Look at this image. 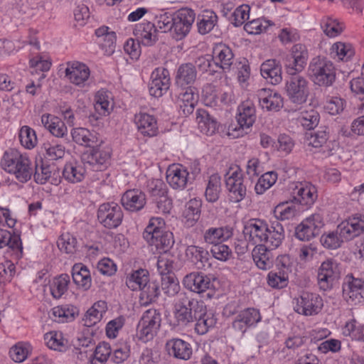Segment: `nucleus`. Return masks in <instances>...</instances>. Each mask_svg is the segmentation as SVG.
<instances>
[{
    "label": "nucleus",
    "mask_w": 364,
    "mask_h": 364,
    "mask_svg": "<svg viewBox=\"0 0 364 364\" xmlns=\"http://www.w3.org/2000/svg\"><path fill=\"white\" fill-rule=\"evenodd\" d=\"M70 134L75 143L86 147H92L103 139L96 132L82 127L73 129Z\"/></svg>",
    "instance_id": "obj_31"
},
{
    "label": "nucleus",
    "mask_w": 364,
    "mask_h": 364,
    "mask_svg": "<svg viewBox=\"0 0 364 364\" xmlns=\"http://www.w3.org/2000/svg\"><path fill=\"white\" fill-rule=\"evenodd\" d=\"M41 124L52 135L63 138L68 134L65 123L57 116L51 114H43L41 116Z\"/></svg>",
    "instance_id": "obj_38"
},
{
    "label": "nucleus",
    "mask_w": 364,
    "mask_h": 364,
    "mask_svg": "<svg viewBox=\"0 0 364 364\" xmlns=\"http://www.w3.org/2000/svg\"><path fill=\"white\" fill-rule=\"evenodd\" d=\"M97 43L107 55L112 54L116 46V33L107 26H101L95 31Z\"/></svg>",
    "instance_id": "obj_35"
},
{
    "label": "nucleus",
    "mask_w": 364,
    "mask_h": 364,
    "mask_svg": "<svg viewBox=\"0 0 364 364\" xmlns=\"http://www.w3.org/2000/svg\"><path fill=\"white\" fill-rule=\"evenodd\" d=\"M309 75L315 85L328 87L336 80V68L331 60L317 57L313 58L309 64Z\"/></svg>",
    "instance_id": "obj_6"
},
{
    "label": "nucleus",
    "mask_w": 364,
    "mask_h": 364,
    "mask_svg": "<svg viewBox=\"0 0 364 364\" xmlns=\"http://www.w3.org/2000/svg\"><path fill=\"white\" fill-rule=\"evenodd\" d=\"M299 212L296 205L291 201H284L277 204L272 210L275 219L279 221L294 219Z\"/></svg>",
    "instance_id": "obj_52"
},
{
    "label": "nucleus",
    "mask_w": 364,
    "mask_h": 364,
    "mask_svg": "<svg viewBox=\"0 0 364 364\" xmlns=\"http://www.w3.org/2000/svg\"><path fill=\"white\" fill-rule=\"evenodd\" d=\"M70 282V277L67 274L54 277L50 283L52 296L55 299H60L67 291Z\"/></svg>",
    "instance_id": "obj_60"
},
{
    "label": "nucleus",
    "mask_w": 364,
    "mask_h": 364,
    "mask_svg": "<svg viewBox=\"0 0 364 364\" xmlns=\"http://www.w3.org/2000/svg\"><path fill=\"white\" fill-rule=\"evenodd\" d=\"M201 201L196 198L189 200L181 213L182 222L187 227H193L200 216Z\"/></svg>",
    "instance_id": "obj_42"
},
{
    "label": "nucleus",
    "mask_w": 364,
    "mask_h": 364,
    "mask_svg": "<svg viewBox=\"0 0 364 364\" xmlns=\"http://www.w3.org/2000/svg\"><path fill=\"white\" fill-rule=\"evenodd\" d=\"M112 156V149L102 139V143L95 145L92 149L83 154V161L94 171H102L109 165Z\"/></svg>",
    "instance_id": "obj_13"
},
{
    "label": "nucleus",
    "mask_w": 364,
    "mask_h": 364,
    "mask_svg": "<svg viewBox=\"0 0 364 364\" xmlns=\"http://www.w3.org/2000/svg\"><path fill=\"white\" fill-rule=\"evenodd\" d=\"M354 54V48L349 43L336 42L331 48V55L334 59L339 60H348Z\"/></svg>",
    "instance_id": "obj_59"
},
{
    "label": "nucleus",
    "mask_w": 364,
    "mask_h": 364,
    "mask_svg": "<svg viewBox=\"0 0 364 364\" xmlns=\"http://www.w3.org/2000/svg\"><path fill=\"white\" fill-rule=\"evenodd\" d=\"M323 307V299L316 293L304 292L294 300V311L305 316L318 315Z\"/></svg>",
    "instance_id": "obj_12"
},
{
    "label": "nucleus",
    "mask_w": 364,
    "mask_h": 364,
    "mask_svg": "<svg viewBox=\"0 0 364 364\" xmlns=\"http://www.w3.org/2000/svg\"><path fill=\"white\" fill-rule=\"evenodd\" d=\"M161 252L158 257L157 269L160 274L166 275L175 269V257L168 252V249L158 250Z\"/></svg>",
    "instance_id": "obj_58"
},
{
    "label": "nucleus",
    "mask_w": 364,
    "mask_h": 364,
    "mask_svg": "<svg viewBox=\"0 0 364 364\" xmlns=\"http://www.w3.org/2000/svg\"><path fill=\"white\" fill-rule=\"evenodd\" d=\"M182 284L186 289L199 294L213 287L211 278L198 272L186 274L183 279Z\"/></svg>",
    "instance_id": "obj_22"
},
{
    "label": "nucleus",
    "mask_w": 364,
    "mask_h": 364,
    "mask_svg": "<svg viewBox=\"0 0 364 364\" xmlns=\"http://www.w3.org/2000/svg\"><path fill=\"white\" fill-rule=\"evenodd\" d=\"M144 238L156 250L169 249L173 244L172 233L166 230L165 221L159 217L149 220L144 232Z\"/></svg>",
    "instance_id": "obj_5"
},
{
    "label": "nucleus",
    "mask_w": 364,
    "mask_h": 364,
    "mask_svg": "<svg viewBox=\"0 0 364 364\" xmlns=\"http://www.w3.org/2000/svg\"><path fill=\"white\" fill-rule=\"evenodd\" d=\"M161 323L160 313L156 309L146 311L136 328V337L143 343L152 340L157 334Z\"/></svg>",
    "instance_id": "obj_9"
},
{
    "label": "nucleus",
    "mask_w": 364,
    "mask_h": 364,
    "mask_svg": "<svg viewBox=\"0 0 364 364\" xmlns=\"http://www.w3.org/2000/svg\"><path fill=\"white\" fill-rule=\"evenodd\" d=\"M121 203L125 210L136 212L141 210L146 205L145 194L139 189H130L124 193Z\"/></svg>",
    "instance_id": "obj_28"
},
{
    "label": "nucleus",
    "mask_w": 364,
    "mask_h": 364,
    "mask_svg": "<svg viewBox=\"0 0 364 364\" xmlns=\"http://www.w3.org/2000/svg\"><path fill=\"white\" fill-rule=\"evenodd\" d=\"M114 106L112 94L108 90L101 89L94 96V107L101 116H108L112 112Z\"/></svg>",
    "instance_id": "obj_32"
},
{
    "label": "nucleus",
    "mask_w": 364,
    "mask_h": 364,
    "mask_svg": "<svg viewBox=\"0 0 364 364\" xmlns=\"http://www.w3.org/2000/svg\"><path fill=\"white\" fill-rule=\"evenodd\" d=\"M218 21V16L210 10L203 11L198 17L197 26L200 34H206L211 31Z\"/></svg>",
    "instance_id": "obj_56"
},
{
    "label": "nucleus",
    "mask_w": 364,
    "mask_h": 364,
    "mask_svg": "<svg viewBox=\"0 0 364 364\" xmlns=\"http://www.w3.org/2000/svg\"><path fill=\"white\" fill-rule=\"evenodd\" d=\"M34 179L37 183L40 184L50 182L51 184L57 186L60 182L59 173L54 167L48 165H42L39 168H36Z\"/></svg>",
    "instance_id": "obj_48"
},
{
    "label": "nucleus",
    "mask_w": 364,
    "mask_h": 364,
    "mask_svg": "<svg viewBox=\"0 0 364 364\" xmlns=\"http://www.w3.org/2000/svg\"><path fill=\"white\" fill-rule=\"evenodd\" d=\"M33 350V346L30 342L21 341L10 348L9 355L15 363H23L31 355Z\"/></svg>",
    "instance_id": "obj_49"
},
{
    "label": "nucleus",
    "mask_w": 364,
    "mask_h": 364,
    "mask_svg": "<svg viewBox=\"0 0 364 364\" xmlns=\"http://www.w3.org/2000/svg\"><path fill=\"white\" fill-rule=\"evenodd\" d=\"M107 310V303L100 300L95 302L86 312L84 316L85 325L92 326L99 323Z\"/></svg>",
    "instance_id": "obj_50"
},
{
    "label": "nucleus",
    "mask_w": 364,
    "mask_h": 364,
    "mask_svg": "<svg viewBox=\"0 0 364 364\" xmlns=\"http://www.w3.org/2000/svg\"><path fill=\"white\" fill-rule=\"evenodd\" d=\"M243 233L248 242L259 245H267L274 250L280 246L284 238V229L279 222L269 225L259 218H251L244 223Z\"/></svg>",
    "instance_id": "obj_1"
},
{
    "label": "nucleus",
    "mask_w": 364,
    "mask_h": 364,
    "mask_svg": "<svg viewBox=\"0 0 364 364\" xmlns=\"http://www.w3.org/2000/svg\"><path fill=\"white\" fill-rule=\"evenodd\" d=\"M171 85L170 75L167 69L159 67L151 73L149 92L154 97H161L168 90Z\"/></svg>",
    "instance_id": "obj_17"
},
{
    "label": "nucleus",
    "mask_w": 364,
    "mask_h": 364,
    "mask_svg": "<svg viewBox=\"0 0 364 364\" xmlns=\"http://www.w3.org/2000/svg\"><path fill=\"white\" fill-rule=\"evenodd\" d=\"M285 82V93L290 102L296 105L306 103L311 92V85L304 76L292 75Z\"/></svg>",
    "instance_id": "obj_7"
},
{
    "label": "nucleus",
    "mask_w": 364,
    "mask_h": 364,
    "mask_svg": "<svg viewBox=\"0 0 364 364\" xmlns=\"http://www.w3.org/2000/svg\"><path fill=\"white\" fill-rule=\"evenodd\" d=\"M196 121L200 132L206 135L214 134L219 127L216 119L205 109L197 110Z\"/></svg>",
    "instance_id": "obj_40"
},
{
    "label": "nucleus",
    "mask_w": 364,
    "mask_h": 364,
    "mask_svg": "<svg viewBox=\"0 0 364 364\" xmlns=\"http://www.w3.org/2000/svg\"><path fill=\"white\" fill-rule=\"evenodd\" d=\"M267 245H255L252 250V259L257 267L262 270L270 269L273 265V256Z\"/></svg>",
    "instance_id": "obj_41"
},
{
    "label": "nucleus",
    "mask_w": 364,
    "mask_h": 364,
    "mask_svg": "<svg viewBox=\"0 0 364 364\" xmlns=\"http://www.w3.org/2000/svg\"><path fill=\"white\" fill-rule=\"evenodd\" d=\"M21 144L26 149H33L38 144L36 131L28 126H23L18 132Z\"/></svg>",
    "instance_id": "obj_64"
},
{
    "label": "nucleus",
    "mask_w": 364,
    "mask_h": 364,
    "mask_svg": "<svg viewBox=\"0 0 364 364\" xmlns=\"http://www.w3.org/2000/svg\"><path fill=\"white\" fill-rule=\"evenodd\" d=\"M319 119V114L314 109H304L297 113V123L308 130L314 129L316 127Z\"/></svg>",
    "instance_id": "obj_54"
},
{
    "label": "nucleus",
    "mask_w": 364,
    "mask_h": 364,
    "mask_svg": "<svg viewBox=\"0 0 364 364\" xmlns=\"http://www.w3.org/2000/svg\"><path fill=\"white\" fill-rule=\"evenodd\" d=\"M123 217L122 208L114 202L104 203L97 210V219L107 228H116L119 226Z\"/></svg>",
    "instance_id": "obj_15"
},
{
    "label": "nucleus",
    "mask_w": 364,
    "mask_h": 364,
    "mask_svg": "<svg viewBox=\"0 0 364 364\" xmlns=\"http://www.w3.org/2000/svg\"><path fill=\"white\" fill-rule=\"evenodd\" d=\"M262 76L272 85H278L282 80L280 63L274 59L265 60L260 67Z\"/></svg>",
    "instance_id": "obj_36"
},
{
    "label": "nucleus",
    "mask_w": 364,
    "mask_h": 364,
    "mask_svg": "<svg viewBox=\"0 0 364 364\" xmlns=\"http://www.w3.org/2000/svg\"><path fill=\"white\" fill-rule=\"evenodd\" d=\"M198 100V95L196 89L189 87L179 95L178 105L183 114L188 115L193 112Z\"/></svg>",
    "instance_id": "obj_45"
},
{
    "label": "nucleus",
    "mask_w": 364,
    "mask_h": 364,
    "mask_svg": "<svg viewBox=\"0 0 364 364\" xmlns=\"http://www.w3.org/2000/svg\"><path fill=\"white\" fill-rule=\"evenodd\" d=\"M110 345L105 342L100 343L93 354L90 357L87 364H105L111 355Z\"/></svg>",
    "instance_id": "obj_62"
},
{
    "label": "nucleus",
    "mask_w": 364,
    "mask_h": 364,
    "mask_svg": "<svg viewBox=\"0 0 364 364\" xmlns=\"http://www.w3.org/2000/svg\"><path fill=\"white\" fill-rule=\"evenodd\" d=\"M202 100L205 106L221 107L230 104L233 96L231 91L220 90L212 85H207L203 89Z\"/></svg>",
    "instance_id": "obj_18"
},
{
    "label": "nucleus",
    "mask_w": 364,
    "mask_h": 364,
    "mask_svg": "<svg viewBox=\"0 0 364 364\" xmlns=\"http://www.w3.org/2000/svg\"><path fill=\"white\" fill-rule=\"evenodd\" d=\"M200 301L190 299L175 304L173 310V318L170 326L176 331L186 330L191 327L196 319V314L202 311Z\"/></svg>",
    "instance_id": "obj_4"
},
{
    "label": "nucleus",
    "mask_w": 364,
    "mask_h": 364,
    "mask_svg": "<svg viewBox=\"0 0 364 364\" xmlns=\"http://www.w3.org/2000/svg\"><path fill=\"white\" fill-rule=\"evenodd\" d=\"M72 277L78 289L87 291L91 287L92 277L90 269L82 263H77L73 265Z\"/></svg>",
    "instance_id": "obj_43"
},
{
    "label": "nucleus",
    "mask_w": 364,
    "mask_h": 364,
    "mask_svg": "<svg viewBox=\"0 0 364 364\" xmlns=\"http://www.w3.org/2000/svg\"><path fill=\"white\" fill-rule=\"evenodd\" d=\"M189 173L187 168L179 164H173L166 171V181L173 189L182 190L186 188Z\"/></svg>",
    "instance_id": "obj_25"
},
{
    "label": "nucleus",
    "mask_w": 364,
    "mask_h": 364,
    "mask_svg": "<svg viewBox=\"0 0 364 364\" xmlns=\"http://www.w3.org/2000/svg\"><path fill=\"white\" fill-rule=\"evenodd\" d=\"M364 232V216L355 215L341 221L334 230L324 231L319 242L323 247L335 250Z\"/></svg>",
    "instance_id": "obj_2"
},
{
    "label": "nucleus",
    "mask_w": 364,
    "mask_h": 364,
    "mask_svg": "<svg viewBox=\"0 0 364 364\" xmlns=\"http://www.w3.org/2000/svg\"><path fill=\"white\" fill-rule=\"evenodd\" d=\"M134 121L138 131L142 135L151 137L157 134V121L153 115L139 112L135 115Z\"/></svg>",
    "instance_id": "obj_33"
},
{
    "label": "nucleus",
    "mask_w": 364,
    "mask_h": 364,
    "mask_svg": "<svg viewBox=\"0 0 364 364\" xmlns=\"http://www.w3.org/2000/svg\"><path fill=\"white\" fill-rule=\"evenodd\" d=\"M139 299L142 305H149L155 302L160 294V289L158 283L149 281L140 290Z\"/></svg>",
    "instance_id": "obj_57"
},
{
    "label": "nucleus",
    "mask_w": 364,
    "mask_h": 364,
    "mask_svg": "<svg viewBox=\"0 0 364 364\" xmlns=\"http://www.w3.org/2000/svg\"><path fill=\"white\" fill-rule=\"evenodd\" d=\"M267 283L273 289H284L289 284V275L285 270L270 271L267 276Z\"/></svg>",
    "instance_id": "obj_63"
},
{
    "label": "nucleus",
    "mask_w": 364,
    "mask_h": 364,
    "mask_svg": "<svg viewBox=\"0 0 364 364\" xmlns=\"http://www.w3.org/2000/svg\"><path fill=\"white\" fill-rule=\"evenodd\" d=\"M261 320L262 316L257 309L247 308L236 314L232 321V327L243 333L248 328L255 327Z\"/></svg>",
    "instance_id": "obj_20"
},
{
    "label": "nucleus",
    "mask_w": 364,
    "mask_h": 364,
    "mask_svg": "<svg viewBox=\"0 0 364 364\" xmlns=\"http://www.w3.org/2000/svg\"><path fill=\"white\" fill-rule=\"evenodd\" d=\"M43 149L46 159L50 161L63 159L65 154V146L55 141L45 142Z\"/></svg>",
    "instance_id": "obj_61"
},
{
    "label": "nucleus",
    "mask_w": 364,
    "mask_h": 364,
    "mask_svg": "<svg viewBox=\"0 0 364 364\" xmlns=\"http://www.w3.org/2000/svg\"><path fill=\"white\" fill-rule=\"evenodd\" d=\"M233 235V229L228 225L211 227L208 228L203 235L205 243L215 245L225 242Z\"/></svg>",
    "instance_id": "obj_30"
},
{
    "label": "nucleus",
    "mask_w": 364,
    "mask_h": 364,
    "mask_svg": "<svg viewBox=\"0 0 364 364\" xmlns=\"http://www.w3.org/2000/svg\"><path fill=\"white\" fill-rule=\"evenodd\" d=\"M196 75V68L191 63L183 64L178 68L176 83L181 87L191 85L195 82Z\"/></svg>",
    "instance_id": "obj_55"
},
{
    "label": "nucleus",
    "mask_w": 364,
    "mask_h": 364,
    "mask_svg": "<svg viewBox=\"0 0 364 364\" xmlns=\"http://www.w3.org/2000/svg\"><path fill=\"white\" fill-rule=\"evenodd\" d=\"M213 61L216 68L228 69L232 63L233 54L231 49L225 44H217L213 48Z\"/></svg>",
    "instance_id": "obj_46"
},
{
    "label": "nucleus",
    "mask_w": 364,
    "mask_h": 364,
    "mask_svg": "<svg viewBox=\"0 0 364 364\" xmlns=\"http://www.w3.org/2000/svg\"><path fill=\"white\" fill-rule=\"evenodd\" d=\"M166 348L170 355L181 360H188L193 353L191 344L181 338H172L167 341Z\"/></svg>",
    "instance_id": "obj_39"
},
{
    "label": "nucleus",
    "mask_w": 364,
    "mask_h": 364,
    "mask_svg": "<svg viewBox=\"0 0 364 364\" xmlns=\"http://www.w3.org/2000/svg\"><path fill=\"white\" fill-rule=\"evenodd\" d=\"M341 333L353 340L364 341V324L358 323L355 319L350 318L341 326Z\"/></svg>",
    "instance_id": "obj_53"
},
{
    "label": "nucleus",
    "mask_w": 364,
    "mask_h": 364,
    "mask_svg": "<svg viewBox=\"0 0 364 364\" xmlns=\"http://www.w3.org/2000/svg\"><path fill=\"white\" fill-rule=\"evenodd\" d=\"M77 314L76 309L71 305L57 306L49 311V317L55 322L65 323L73 321Z\"/></svg>",
    "instance_id": "obj_51"
},
{
    "label": "nucleus",
    "mask_w": 364,
    "mask_h": 364,
    "mask_svg": "<svg viewBox=\"0 0 364 364\" xmlns=\"http://www.w3.org/2000/svg\"><path fill=\"white\" fill-rule=\"evenodd\" d=\"M83 161L71 160L64 166L63 176L64 178L72 183L81 182L85 177L87 171Z\"/></svg>",
    "instance_id": "obj_29"
},
{
    "label": "nucleus",
    "mask_w": 364,
    "mask_h": 364,
    "mask_svg": "<svg viewBox=\"0 0 364 364\" xmlns=\"http://www.w3.org/2000/svg\"><path fill=\"white\" fill-rule=\"evenodd\" d=\"M90 76L87 65L79 61L69 62L65 69V77L73 85L80 87L85 86Z\"/></svg>",
    "instance_id": "obj_19"
},
{
    "label": "nucleus",
    "mask_w": 364,
    "mask_h": 364,
    "mask_svg": "<svg viewBox=\"0 0 364 364\" xmlns=\"http://www.w3.org/2000/svg\"><path fill=\"white\" fill-rule=\"evenodd\" d=\"M225 184L229 192V198L238 203L246 196V186L243 183L242 170L237 166H231L225 174Z\"/></svg>",
    "instance_id": "obj_14"
},
{
    "label": "nucleus",
    "mask_w": 364,
    "mask_h": 364,
    "mask_svg": "<svg viewBox=\"0 0 364 364\" xmlns=\"http://www.w3.org/2000/svg\"><path fill=\"white\" fill-rule=\"evenodd\" d=\"M309 58L306 47L301 43L295 44L291 50V56L287 59L285 67L289 75L301 72Z\"/></svg>",
    "instance_id": "obj_21"
},
{
    "label": "nucleus",
    "mask_w": 364,
    "mask_h": 364,
    "mask_svg": "<svg viewBox=\"0 0 364 364\" xmlns=\"http://www.w3.org/2000/svg\"><path fill=\"white\" fill-rule=\"evenodd\" d=\"M259 106L263 110L278 112L284 106V98L278 92L270 89L258 90Z\"/></svg>",
    "instance_id": "obj_24"
},
{
    "label": "nucleus",
    "mask_w": 364,
    "mask_h": 364,
    "mask_svg": "<svg viewBox=\"0 0 364 364\" xmlns=\"http://www.w3.org/2000/svg\"><path fill=\"white\" fill-rule=\"evenodd\" d=\"M343 297L350 305L364 303V281L350 277L343 286Z\"/></svg>",
    "instance_id": "obj_23"
},
{
    "label": "nucleus",
    "mask_w": 364,
    "mask_h": 364,
    "mask_svg": "<svg viewBox=\"0 0 364 364\" xmlns=\"http://www.w3.org/2000/svg\"><path fill=\"white\" fill-rule=\"evenodd\" d=\"M200 306L202 311L200 313L196 314L195 331L199 335H204L215 325L216 318L212 313L207 311L203 301H200Z\"/></svg>",
    "instance_id": "obj_37"
},
{
    "label": "nucleus",
    "mask_w": 364,
    "mask_h": 364,
    "mask_svg": "<svg viewBox=\"0 0 364 364\" xmlns=\"http://www.w3.org/2000/svg\"><path fill=\"white\" fill-rule=\"evenodd\" d=\"M196 18L193 10L182 8L173 12L172 36L173 39L181 41L190 33Z\"/></svg>",
    "instance_id": "obj_11"
},
{
    "label": "nucleus",
    "mask_w": 364,
    "mask_h": 364,
    "mask_svg": "<svg viewBox=\"0 0 364 364\" xmlns=\"http://www.w3.org/2000/svg\"><path fill=\"white\" fill-rule=\"evenodd\" d=\"M306 142L308 146L326 154H331L336 146L335 143L328 141V133L326 129H319L309 134L306 136Z\"/></svg>",
    "instance_id": "obj_27"
},
{
    "label": "nucleus",
    "mask_w": 364,
    "mask_h": 364,
    "mask_svg": "<svg viewBox=\"0 0 364 364\" xmlns=\"http://www.w3.org/2000/svg\"><path fill=\"white\" fill-rule=\"evenodd\" d=\"M1 166L8 173L13 174L21 183H26L33 175L31 161L26 154L16 149L5 151L1 159Z\"/></svg>",
    "instance_id": "obj_3"
},
{
    "label": "nucleus",
    "mask_w": 364,
    "mask_h": 364,
    "mask_svg": "<svg viewBox=\"0 0 364 364\" xmlns=\"http://www.w3.org/2000/svg\"><path fill=\"white\" fill-rule=\"evenodd\" d=\"M293 201L305 210L311 208L318 198L315 185L309 181H297L289 185Z\"/></svg>",
    "instance_id": "obj_10"
},
{
    "label": "nucleus",
    "mask_w": 364,
    "mask_h": 364,
    "mask_svg": "<svg viewBox=\"0 0 364 364\" xmlns=\"http://www.w3.org/2000/svg\"><path fill=\"white\" fill-rule=\"evenodd\" d=\"M340 277L338 264L333 259L323 261L318 269V284L323 291L331 289Z\"/></svg>",
    "instance_id": "obj_16"
},
{
    "label": "nucleus",
    "mask_w": 364,
    "mask_h": 364,
    "mask_svg": "<svg viewBox=\"0 0 364 364\" xmlns=\"http://www.w3.org/2000/svg\"><path fill=\"white\" fill-rule=\"evenodd\" d=\"M46 346L50 350L65 353L71 346V343L67 334L62 331L53 330L47 332L43 336Z\"/></svg>",
    "instance_id": "obj_26"
},
{
    "label": "nucleus",
    "mask_w": 364,
    "mask_h": 364,
    "mask_svg": "<svg viewBox=\"0 0 364 364\" xmlns=\"http://www.w3.org/2000/svg\"><path fill=\"white\" fill-rule=\"evenodd\" d=\"M325 226L324 214L315 212L303 219L296 227L295 236L301 241H309L318 235Z\"/></svg>",
    "instance_id": "obj_8"
},
{
    "label": "nucleus",
    "mask_w": 364,
    "mask_h": 364,
    "mask_svg": "<svg viewBox=\"0 0 364 364\" xmlns=\"http://www.w3.org/2000/svg\"><path fill=\"white\" fill-rule=\"evenodd\" d=\"M135 34L140 43L145 46H153L158 41V33L155 24L150 21L139 23Z\"/></svg>",
    "instance_id": "obj_34"
},
{
    "label": "nucleus",
    "mask_w": 364,
    "mask_h": 364,
    "mask_svg": "<svg viewBox=\"0 0 364 364\" xmlns=\"http://www.w3.org/2000/svg\"><path fill=\"white\" fill-rule=\"evenodd\" d=\"M236 119L242 126L250 128L256 119V109L254 104L250 101L241 103L237 107Z\"/></svg>",
    "instance_id": "obj_44"
},
{
    "label": "nucleus",
    "mask_w": 364,
    "mask_h": 364,
    "mask_svg": "<svg viewBox=\"0 0 364 364\" xmlns=\"http://www.w3.org/2000/svg\"><path fill=\"white\" fill-rule=\"evenodd\" d=\"M149 281V273L145 269L134 270L126 277V285L132 291H139Z\"/></svg>",
    "instance_id": "obj_47"
}]
</instances>
